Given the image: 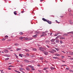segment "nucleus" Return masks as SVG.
<instances>
[{"instance_id": "obj_1", "label": "nucleus", "mask_w": 73, "mask_h": 73, "mask_svg": "<svg viewBox=\"0 0 73 73\" xmlns=\"http://www.w3.org/2000/svg\"><path fill=\"white\" fill-rule=\"evenodd\" d=\"M24 40H29V41H30V40H32L33 39V38H28L27 37H24Z\"/></svg>"}, {"instance_id": "obj_2", "label": "nucleus", "mask_w": 73, "mask_h": 73, "mask_svg": "<svg viewBox=\"0 0 73 73\" xmlns=\"http://www.w3.org/2000/svg\"><path fill=\"white\" fill-rule=\"evenodd\" d=\"M24 61L27 63H29V61L27 60H24Z\"/></svg>"}, {"instance_id": "obj_3", "label": "nucleus", "mask_w": 73, "mask_h": 73, "mask_svg": "<svg viewBox=\"0 0 73 73\" xmlns=\"http://www.w3.org/2000/svg\"><path fill=\"white\" fill-rule=\"evenodd\" d=\"M47 22L48 23V24H52V22L49 21L47 20Z\"/></svg>"}, {"instance_id": "obj_4", "label": "nucleus", "mask_w": 73, "mask_h": 73, "mask_svg": "<svg viewBox=\"0 0 73 73\" xmlns=\"http://www.w3.org/2000/svg\"><path fill=\"white\" fill-rule=\"evenodd\" d=\"M4 52L5 53H8V52H9V51L7 50H5L4 51Z\"/></svg>"}, {"instance_id": "obj_5", "label": "nucleus", "mask_w": 73, "mask_h": 73, "mask_svg": "<svg viewBox=\"0 0 73 73\" xmlns=\"http://www.w3.org/2000/svg\"><path fill=\"white\" fill-rule=\"evenodd\" d=\"M44 54H45V55H47V54H48V52H44Z\"/></svg>"}, {"instance_id": "obj_6", "label": "nucleus", "mask_w": 73, "mask_h": 73, "mask_svg": "<svg viewBox=\"0 0 73 73\" xmlns=\"http://www.w3.org/2000/svg\"><path fill=\"white\" fill-rule=\"evenodd\" d=\"M46 36V34H42V35L40 36L42 37L43 36L44 37V36Z\"/></svg>"}, {"instance_id": "obj_7", "label": "nucleus", "mask_w": 73, "mask_h": 73, "mask_svg": "<svg viewBox=\"0 0 73 73\" xmlns=\"http://www.w3.org/2000/svg\"><path fill=\"white\" fill-rule=\"evenodd\" d=\"M42 20L43 21H46V22H47V21H48V20H46V19H45V18H42Z\"/></svg>"}, {"instance_id": "obj_8", "label": "nucleus", "mask_w": 73, "mask_h": 73, "mask_svg": "<svg viewBox=\"0 0 73 73\" xmlns=\"http://www.w3.org/2000/svg\"><path fill=\"white\" fill-rule=\"evenodd\" d=\"M21 48H18L17 49V51H19V50H21Z\"/></svg>"}, {"instance_id": "obj_9", "label": "nucleus", "mask_w": 73, "mask_h": 73, "mask_svg": "<svg viewBox=\"0 0 73 73\" xmlns=\"http://www.w3.org/2000/svg\"><path fill=\"white\" fill-rule=\"evenodd\" d=\"M55 39H52V40H51V42H54L55 41Z\"/></svg>"}, {"instance_id": "obj_10", "label": "nucleus", "mask_w": 73, "mask_h": 73, "mask_svg": "<svg viewBox=\"0 0 73 73\" xmlns=\"http://www.w3.org/2000/svg\"><path fill=\"white\" fill-rule=\"evenodd\" d=\"M24 33L23 32H21L19 33V35H23Z\"/></svg>"}, {"instance_id": "obj_11", "label": "nucleus", "mask_w": 73, "mask_h": 73, "mask_svg": "<svg viewBox=\"0 0 73 73\" xmlns=\"http://www.w3.org/2000/svg\"><path fill=\"white\" fill-rule=\"evenodd\" d=\"M14 45H15V46H18L19 45V44L17 43H15L14 44Z\"/></svg>"}, {"instance_id": "obj_12", "label": "nucleus", "mask_w": 73, "mask_h": 73, "mask_svg": "<svg viewBox=\"0 0 73 73\" xmlns=\"http://www.w3.org/2000/svg\"><path fill=\"white\" fill-rule=\"evenodd\" d=\"M19 70L21 72L22 71L21 70H24V69L23 68H21L19 69Z\"/></svg>"}, {"instance_id": "obj_13", "label": "nucleus", "mask_w": 73, "mask_h": 73, "mask_svg": "<svg viewBox=\"0 0 73 73\" xmlns=\"http://www.w3.org/2000/svg\"><path fill=\"white\" fill-rule=\"evenodd\" d=\"M69 22H70V24H72L73 23V22L71 20H70L69 21Z\"/></svg>"}, {"instance_id": "obj_14", "label": "nucleus", "mask_w": 73, "mask_h": 73, "mask_svg": "<svg viewBox=\"0 0 73 73\" xmlns=\"http://www.w3.org/2000/svg\"><path fill=\"white\" fill-rule=\"evenodd\" d=\"M5 38H7L8 39V36H7V35H6L5 36Z\"/></svg>"}, {"instance_id": "obj_15", "label": "nucleus", "mask_w": 73, "mask_h": 73, "mask_svg": "<svg viewBox=\"0 0 73 73\" xmlns=\"http://www.w3.org/2000/svg\"><path fill=\"white\" fill-rule=\"evenodd\" d=\"M33 50L34 51H36V50H37V49L35 48H33Z\"/></svg>"}, {"instance_id": "obj_16", "label": "nucleus", "mask_w": 73, "mask_h": 73, "mask_svg": "<svg viewBox=\"0 0 73 73\" xmlns=\"http://www.w3.org/2000/svg\"><path fill=\"white\" fill-rule=\"evenodd\" d=\"M48 69V67H46L44 68L43 69V70H46V69Z\"/></svg>"}, {"instance_id": "obj_17", "label": "nucleus", "mask_w": 73, "mask_h": 73, "mask_svg": "<svg viewBox=\"0 0 73 73\" xmlns=\"http://www.w3.org/2000/svg\"><path fill=\"white\" fill-rule=\"evenodd\" d=\"M56 42L58 43L59 42V40L58 39H57L56 41Z\"/></svg>"}, {"instance_id": "obj_18", "label": "nucleus", "mask_w": 73, "mask_h": 73, "mask_svg": "<svg viewBox=\"0 0 73 73\" xmlns=\"http://www.w3.org/2000/svg\"><path fill=\"white\" fill-rule=\"evenodd\" d=\"M45 42H50V41L48 40H47L45 41Z\"/></svg>"}, {"instance_id": "obj_19", "label": "nucleus", "mask_w": 73, "mask_h": 73, "mask_svg": "<svg viewBox=\"0 0 73 73\" xmlns=\"http://www.w3.org/2000/svg\"><path fill=\"white\" fill-rule=\"evenodd\" d=\"M14 15H17V14L16 13V11H14Z\"/></svg>"}, {"instance_id": "obj_20", "label": "nucleus", "mask_w": 73, "mask_h": 73, "mask_svg": "<svg viewBox=\"0 0 73 73\" xmlns=\"http://www.w3.org/2000/svg\"><path fill=\"white\" fill-rule=\"evenodd\" d=\"M6 39L5 38H3L1 39L2 41H4Z\"/></svg>"}, {"instance_id": "obj_21", "label": "nucleus", "mask_w": 73, "mask_h": 73, "mask_svg": "<svg viewBox=\"0 0 73 73\" xmlns=\"http://www.w3.org/2000/svg\"><path fill=\"white\" fill-rule=\"evenodd\" d=\"M50 68L51 69H54V68L52 66H51Z\"/></svg>"}, {"instance_id": "obj_22", "label": "nucleus", "mask_w": 73, "mask_h": 73, "mask_svg": "<svg viewBox=\"0 0 73 73\" xmlns=\"http://www.w3.org/2000/svg\"><path fill=\"white\" fill-rule=\"evenodd\" d=\"M33 37L34 38L36 37H37V34H36V35L33 36Z\"/></svg>"}, {"instance_id": "obj_23", "label": "nucleus", "mask_w": 73, "mask_h": 73, "mask_svg": "<svg viewBox=\"0 0 73 73\" xmlns=\"http://www.w3.org/2000/svg\"><path fill=\"white\" fill-rule=\"evenodd\" d=\"M26 69V70H30V69L28 67H27Z\"/></svg>"}, {"instance_id": "obj_24", "label": "nucleus", "mask_w": 73, "mask_h": 73, "mask_svg": "<svg viewBox=\"0 0 73 73\" xmlns=\"http://www.w3.org/2000/svg\"><path fill=\"white\" fill-rule=\"evenodd\" d=\"M29 66H30V68H32V69H33V68H34L33 66H28V67H29Z\"/></svg>"}, {"instance_id": "obj_25", "label": "nucleus", "mask_w": 73, "mask_h": 73, "mask_svg": "<svg viewBox=\"0 0 73 73\" xmlns=\"http://www.w3.org/2000/svg\"><path fill=\"white\" fill-rule=\"evenodd\" d=\"M39 50H41V51H42V52H44V49H39Z\"/></svg>"}, {"instance_id": "obj_26", "label": "nucleus", "mask_w": 73, "mask_h": 73, "mask_svg": "<svg viewBox=\"0 0 73 73\" xmlns=\"http://www.w3.org/2000/svg\"><path fill=\"white\" fill-rule=\"evenodd\" d=\"M25 50L26 52H29V50L28 49H25Z\"/></svg>"}, {"instance_id": "obj_27", "label": "nucleus", "mask_w": 73, "mask_h": 73, "mask_svg": "<svg viewBox=\"0 0 73 73\" xmlns=\"http://www.w3.org/2000/svg\"><path fill=\"white\" fill-rule=\"evenodd\" d=\"M43 59H44V58L42 57L40 58V60H43Z\"/></svg>"}, {"instance_id": "obj_28", "label": "nucleus", "mask_w": 73, "mask_h": 73, "mask_svg": "<svg viewBox=\"0 0 73 73\" xmlns=\"http://www.w3.org/2000/svg\"><path fill=\"white\" fill-rule=\"evenodd\" d=\"M60 39H64V40H65V38H63V37H62L60 38Z\"/></svg>"}, {"instance_id": "obj_29", "label": "nucleus", "mask_w": 73, "mask_h": 73, "mask_svg": "<svg viewBox=\"0 0 73 73\" xmlns=\"http://www.w3.org/2000/svg\"><path fill=\"white\" fill-rule=\"evenodd\" d=\"M52 51H53V52H56V50H54V49H52Z\"/></svg>"}, {"instance_id": "obj_30", "label": "nucleus", "mask_w": 73, "mask_h": 73, "mask_svg": "<svg viewBox=\"0 0 73 73\" xmlns=\"http://www.w3.org/2000/svg\"><path fill=\"white\" fill-rule=\"evenodd\" d=\"M23 37H22L21 36L19 37V39H20V40H21V39H23Z\"/></svg>"}, {"instance_id": "obj_31", "label": "nucleus", "mask_w": 73, "mask_h": 73, "mask_svg": "<svg viewBox=\"0 0 73 73\" xmlns=\"http://www.w3.org/2000/svg\"><path fill=\"white\" fill-rule=\"evenodd\" d=\"M71 9H68V11L70 12H71Z\"/></svg>"}, {"instance_id": "obj_32", "label": "nucleus", "mask_w": 73, "mask_h": 73, "mask_svg": "<svg viewBox=\"0 0 73 73\" xmlns=\"http://www.w3.org/2000/svg\"><path fill=\"white\" fill-rule=\"evenodd\" d=\"M9 60V58H7L5 59V61H7V60Z\"/></svg>"}, {"instance_id": "obj_33", "label": "nucleus", "mask_w": 73, "mask_h": 73, "mask_svg": "<svg viewBox=\"0 0 73 73\" xmlns=\"http://www.w3.org/2000/svg\"><path fill=\"white\" fill-rule=\"evenodd\" d=\"M12 47H10L9 48H7V49H8L10 50V49H12Z\"/></svg>"}, {"instance_id": "obj_34", "label": "nucleus", "mask_w": 73, "mask_h": 73, "mask_svg": "<svg viewBox=\"0 0 73 73\" xmlns=\"http://www.w3.org/2000/svg\"><path fill=\"white\" fill-rule=\"evenodd\" d=\"M39 48L40 49H44V48L42 47H39Z\"/></svg>"}, {"instance_id": "obj_35", "label": "nucleus", "mask_w": 73, "mask_h": 73, "mask_svg": "<svg viewBox=\"0 0 73 73\" xmlns=\"http://www.w3.org/2000/svg\"><path fill=\"white\" fill-rule=\"evenodd\" d=\"M5 56H6V57H10V55H6Z\"/></svg>"}, {"instance_id": "obj_36", "label": "nucleus", "mask_w": 73, "mask_h": 73, "mask_svg": "<svg viewBox=\"0 0 73 73\" xmlns=\"http://www.w3.org/2000/svg\"><path fill=\"white\" fill-rule=\"evenodd\" d=\"M49 52H50V53H54V52H53L52 51H49Z\"/></svg>"}, {"instance_id": "obj_37", "label": "nucleus", "mask_w": 73, "mask_h": 73, "mask_svg": "<svg viewBox=\"0 0 73 73\" xmlns=\"http://www.w3.org/2000/svg\"><path fill=\"white\" fill-rule=\"evenodd\" d=\"M56 23H58V24H59L60 22H58V21H57L56 20Z\"/></svg>"}, {"instance_id": "obj_38", "label": "nucleus", "mask_w": 73, "mask_h": 73, "mask_svg": "<svg viewBox=\"0 0 73 73\" xmlns=\"http://www.w3.org/2000/svg\"><path fill=\"white\" fill-rule=\"evenodd\" d=\"M70 72H73V70H70Z\"/></svg>"}, {"instance_id": "obj_39", "label": "nucleus", "mask_w": 73, "mask_h": 73, "mask_svg": "<svg viewBox=\"0 0 73 73\" xmlns=\"http://www.w3.org/2000/svg\"><path fill=\"white\" fill-rule=\"evenodd\" d=\"M60 44H62L63 42L62 41V40H60Z\"/></svg>"}, {"instance_id": "obj_40", "label": "nucleus", "mask_w": 73, "mask_h": 73, "mask_svg": "<svg viewBox=\"0 0 73 73\" xmlns=\"http://www.w3.org/2000/svg\"><path fill=\"white\" fill-rule=\"evenodd\" d=\"M59 37H60L59 36H58L56 37L55 39L58 38Z\"/></svg>"}, {"instance_id": "obj_41", "label": "nucleus", "mask_w": 73, "mask_h": 73, "mask_svg": "<svg viewBox=\"0 0 73 73\" xmlns=\"http://www.w3.org/2000/svg\"><path fill=\"white\" fill-rule=\"evenodd\" d=\"M55 49L57 51H58V50H59V49L58 48H55Z\"/></svg>"}, {"instance_id": "obj_42", "label": "nucleus", "mask_w": 73, "mask_h": 73, "mask_svg": "<svg viewBox=\"0 0 73 73\" xmlns=\"http://www.w3.org/2000/svg\"><path fill=\"white\" fill-rule=\"evenodd\" d=\"M46 31H45V32H43L42 33V34H45V33H46Z\"/></svg>"}, {"instance_id": "obj_43", "label": "nucleus", "mask_w": 73, "mask_h": 73, "mask_svg": "<svg viewBox=\"0 0 73 73\" xmlns=\"http://www.w3.org/2000/svg\"><path fill=\"white\" fill-rule=\"evenodd\" d=\"M70 33H71L72 34H73V31H71L70 32Z\"/></svg>"}, {"instance_id": "obj_44", "label": "nucleus", "mask_w": 73, "mask_h": 73, "mask_svg": "<svg viewBox=\"0 0 73 73\" xmlns=\"http://www.w3.org/2000/svg\"><path fill=\"white\" fill-rule=\"evenodd\" d=\"M64 57H64V56H62V58H64Z\"/></svg>"}, {"instance_id": "obj_45", "label": "nucleus", "mask_w": 73, "mask_h": 73, "mask_svg": "<svg viewBox=\"0 0 73 73\" xmlns=\"http://www.w3.org/2000/svg\"><path fill=\"white\" fill-rule=\"evenodd\" d=\"M66 70H69V68H66Z\"/></svg>"}, {"instance_id": "obj_46", "label": "nucleus", "mask_w": 73, "mask_h": 73, "mask_svg": "<svg viewBox=\"0 0 73 73\" xmlns=\"http://www.w3.org/2000/svg\"><path fill=\"white\" fill-rule=\"evenodd\" d=\"M32 70H35V68H33L32 69Z\"/></svg>"}, {"instance_id": "obj_47", "label": "nucleus", "mask_w": 73, "mask_h": 73, "mask_svg": "<svg viewBox=\"0 0 73 73\" xmlns=\"http://www.w3.org/2000/svg\"><path fill=\"white\" fill-rule=\"evenodd\" d=\"M8 69L9 70H11V68H8Z\"/></svg>"}, {"instance_id": "obj_48", "label": "nucleus", "mask_w": 73, "mask_h": 73, "mask_svg": "<svg viewBox=\"0 0 73 73\" xmlns=\"http://www.w3.org/2000/svg\"><path fill=\"white\" fill-rule=\"evenodd\" d=\"M46 46H47V47H48V48H49L50 47L48 45H46Z\"/></svg>"}, {"instance_id": "obj_49", "label": "nucleus", "mask_w": 73, "mask_h": 73, "mask_svg": "<svg viewBox=\"0 0 73 73\" xmlns=\"http://www.w3.org/2000/svg\"><path fill=\"white\" fill-rule=\"evenodd\" d=\"M63 17H64V16H60V17H61V18Z\"/></svg>"}, {"instance_id": "obj_50", "label": "nucleus", "mask_w": 73, "mask_h": 73, "mask_svg": "<svg viewBox=\"0 0 73 73\" xmlns=\"http://www.w3.org/2000/svg\"><path fill=\"white\" fill-rule=\"evenodd\" d=\"M61 47H64L65 46L64 45H62L61 46Z\"/></svg>"}, {"instance_id": "obj_51", "label": "nucleus", "mask_w": 73, "mask_h": 73, "mask_svg": "<svg viewBox=\"0 0 73 73\" xmlns=\"http://www.w3.org/2000/svg\"><path fill=\"white\" fill-rule=\"evenodd\" d=\"M19 56H20V57H23V56H22V55H19Z\"/></svg>"}, {"instance_id": "obj_52", "label": "nucleus", "mask_w": 73, "mask_h": 73, "mask_svg": "<svg viewBox=\"0 0 73 73\" xmlns=\"http://www.w3.org/2000/svg\"><path fill=\"white\" fill-rule=\"evenodd\" d=\"M62 52H63V53H66V52H64V51H62Z\"/></svg>"}, {"instance_id": "obj_53", "label": "nucleus", "mask_w": 73, "mask_h": 73, "mask_svg": "<svg viewBox=\"0 0 73 73\" xmlns=\"http://www.w3.org/2000/svg\"><path fill=\"white\" fill-rule=\"evenodd\" d=\"M31 57H33V55H31Z\"/></svg>"}, {"instance_id": "obj_54", "label": "nucleus", "mask_w": 73, "mask_h": 73, "mask_svg": "<svg viewBox=\"0 0 73 73\" xmlns=\"http://www.w3.org/2000/svg\"><path fill=\"white\" fill-rule=\"evenodd\" d=\"M64 35H65V36H68V34H64Z\"/></svg>"}, {"instance_id": "obj_55", "label": "nucleus", "mask_w": 73, "mask_h": 73, "mask_svg": "<svg viewBox=\"0 0 73 73\" xmlns=\"http://www.w3.org/2000/svg\"><path fill=\"white\" fill-rule=\"evenodd\" d=\"M39 72H40V73H41V70H39Z\"/></svg>"}, {"instance_id": "obj_56", "label": "nucleus", "mask_w": 73, "mask_h": 73, "mask_svg": "<svg viewBox=\"0 0 73 73\" xmlns=\"http://www.w3.org/2000/svg\"><path fill=\"white\" fill-rule=\"evenodd\" d=\"M12 66H12V65H10V66H9V67H12Z\"/></svg>"}, {"instance_id": "obj_57", "label": "nucleus", "mask_w": 73, "mask_h": 73, "mask_svg": "<svg viewBox=\"0 0 73 73\" xmlns=\"http://www.w3.org/2000/svg\"><path fill=\"white\" fill-rule=\"evenodd\" d=\"M54 36H57V34H56Z\"/></svg>"}, {"instance_id": "obj_58", "label": "nucleus", "mask_w": 73, "mask_h": 73, "mask_svg": "<svg viewBox=\"0 0 73 73\" xmlns=\"http://www.w3.org/2000/svg\"><path fill=\"white\" fill-rule=\"evenodd\" d=\"M65 66V65H61V66Z\"/></svg>"}, {"instance_id": "obj_59", "label": "nucleus", "mask_w": 73, "mask_h": 73, "mask_svg": "<svg viewBox=\"0 0 73 73\" xmlns=\"http://www.w3.org/2000/svg\"><path fill=\"white\" fill-rule=\"evenodd\" d=\"M24 12V11H22L21 12V13H23Z\"/></svg>"}, {"instance_id": "obj_60", "label": "nucleus", "mask_w": 73, "mask_h": 73, "mask_svg": "<svg viewBox=\"0 0 73 73\" xmlns=\"http://www.w3.org/2000/svg\"><path fill=\"white\" fill-rule=\"evenodd\" d=\"M7 40L8 41H11V39H8Z\"/></svg>"}, {"instance_id": "obj_61", "label": "nucleus", "mask_w": 73, "mask_h": 73, "mask_svg": "<svg viewBox=\"0 0 73 73\" xmlns=\"http://www.w3.org/2000/svg\"><path fill=\"white\" fill-rule=\"evenodd\" d=\"M1 73H4V72H3V70H2L1 71Z\"/></svg>"}, {"instance_id": "obj_62", "label": "nucleus", "mask_w": 73, "mask_h": 73, "mask_svg": "<svg viewBox=\"0 0 73 73\" xmlns=\"http://www.w3.org/2000/svg\"><path fill=\"white\" fill-rule=\"evenodd\" d=\"M37 66H40L39 65V64H38L37 65Z\"/></svg>"}, {"instance_id": "obj_63", "label": "nucleus", "mask_w": 73, "mask_h": 73, "mask_svg": "<svg viewBox=\"0 0 73 73\" xmlns=\"http://www.w3.org/2000/svg\"><path fill=\"white\" fill-rule=\"evenodd\" d=\"M70 60H73V58H71L70 59Z\"/></svg>"}, {"instance_id": "obj_64", "label": "nucleus", "mask_w": 73, "mask_h": 73, "mask_svg": "<svg viewBox=\"0 0 73 73\" xmlns=\"http://www.w3.org/2000/svg\"><path fill=\"white\" fill-rule=\"evenodd\" d=\"M71 54H72L73 55V52H71Z\"/></svg>"}]
</instances>
